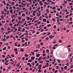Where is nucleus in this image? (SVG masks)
Here are the masks:
<instances>
[{
  "instance_id": "obj_1",
  "label": "nucleus",
  "mask_w": 73,
  "mask_h": 73,
  "mask_svg": "<svg viewBox=\"0 0 73 73\" xmlns=\"http://www.w3.org/2000/svg\"><path fill=\"white\" fill-rule=\"evenodd\" d=\"M42 67V64H40L38 66V68L39 69H41V68Z\"/></svg>"
},
{
  "instance_id": "obj_2",
  "label": "nucleus",
  "mask_w": 73,
  "mask_h": 73,
  "mask_svg": "<svg viewBox=\"0 0 73 73\" xmlns=\"http://www.w3.org/2000/svg\"><path fill=\"white\" fill-rule=\"evenodd\" d=\"M27 65H29V67H31V66H32V65L29 63H27Z\"/></svg>"
},
{
  "instance_id": "obj_3",
  "label": "nucleus",
  "mask_w": 73,
  "mask_h": 73,
  "mask_svg": "<svg viewBox=\"0 0 73 73\" xmlns=\"http://www.w3.org/2000/svg\"><path fill=\"white\" fill-rule=\"evenodd\" d=\"M40 54H37L36 55V56L37 57H40Z\"/></svg>"
},
{
  "instance_id": "obj_4",
  "label": "nucleus",
  "mask_w": 73,
  "mask_h": 73,
  "mask_svg": "<svg viewBox=\"0 0 73 73\" xmlns=\"http://www.w3.org/2000/svg\"><path fill=\"white\" fill-rule=\"evenodd\" d=\"M20 21H19L18 22V23L17 24V27H18L19 26V25L20 24Z\"/></svg>"
},
{
  "instance_id": "obj_5",
  "label": "nucleus",
  "mask_w": 73,
  "mask_h": 73,
  "mask_svg": "<svg viewBox=\"0 0 73 73\" xmlns=\"http://www.w3.org/2000/svg\"><path fill=\"white\" fill-rule=\"evenodd\" d=\"M10 12L11 13H13V10L12 9H11L10 11Z\"/></svg>"
},
{
  "instance_id": "obj_6",
  "label": "nucleus",
  "mask_w": 73,
  "mask_h": 73,
  "mask_svg": "<svg viewBox=\"0 0 73 73\" xmlns=\"http://www.w3.org/2000/svg\"><path fill=\"white\" fill-rule=\"evenodd\" d=\"M2 3H3L4 4V5H6V3H5V1H3Z\"/></svg>"
},
{
  "instance_id": "obj_7",
  "label": "nucleus",
  "mask_w": 73,
  "mask_h": 73,
  "mask_svg": "<svg viewBox=\"0 0 73 73\" xmlns=\"http://www.w3.org/2000/svg\"><path fill=\"white\" fill-rule=\"evenodd\" d=\"M25 57H28V55L27 54H25Z\"/></svg>"
},
{
  "instance_id": "obj_8",
  "label": "nucleus",
  "mask_w": 73,
  "mask_h": 73,
  "mask_svg": "<svg viewBox=\"0 0 73 73\" xmlns=\"http://www.w3.org/2000/svg\"><path fill=\"white\" fill-rule=\"evenodd\" d=\"M35 57L34 56H32L31 58V59H32V60H35Z\"/></svg>"
},
{
  "instance_id": "obj_9",
  "label": "nucleus",
  "mask_w": 73,
  "mask_h": 73,
  "mask_svg": "<svg viewBox=\"0 0 73 73\" xmlns=\"http://www.w3.org/2000/svg\"><path fill=\"white\" fill-rule=\"evenodd\" d=\"M42 20L43 21H44V22H46V19L45 18L43 19Z\"/></svg>"
},
{
  "instance_id": "obj_10",
  "label": "nucleus",
  "mask_w": 73,
  "mask_h": 73,
  "mask_svg": "<svg viewBox=\"0 0 73 73\" xmlns=\"http://www.w3.org/2000/svg\"><path fill=\"white\" fill-rule=\"evenodd\" d=\"M28 62H31L32 61V60L31 59H29L28 61Z\"/></svg>"
},
{
  "instance_id": "obj_11",
  "label": "nucleus",
  "mask_w": 73,
  "mask_h": 73,
  "mask_svg": "<svg viewBox=\"0 0 73 73\" xmlns=\"http://www.w3.org/2000/svg\"><path fill=\"white\" fill-rule=\"evenodd\" d=\"M14 50H15V52H17V48H15L14 49Z\"/></svg>"
},
{
  "instance_id": "obj_12",
  "label": "nucleus",
  "mask_w": 73,
  "mask_h": 73,
  "mask_svg": "<svg viewBox=\"0 0 73 73\" xmlns=\"http://www.w3.org/2000/svg\"><path fill=\"white\" fill-rule=\"evenodd\" d=\"M31 53H32L33 56H34L35 55V53L33 52H31Z\"/></svg>"
},
{
  "instance_id": "obj_13",
  "label": "nucleus",
  "mask_w": 73,
  "mask_h": 73,
  "mask_svg": "<svg viewBox=\"0 0 73 73\" xmlns=\"http://www.w3.org/2000/svg\"><path fill=\"white\" fill-rule=\"evenodd\" d=\"M20 51L21 52H24V50H23L22 48L20 49Z\"/></svg>"
},
{
  "instance_id": "obj_14",
  "label": "nucleus",
  "mask_w": 73,
  "mask_h": 73,
  "mask_svg": "<svg viewBox=\"0 0 73 73\" xmlns=\"http://www.w3.org/2000/svg\"><path fill=\"white\" fill-rule=\"evenodd\" d=\"M64 69H65V70H66L67 69V67L66 66H64Z\"/></svg>"
},
{
  "instance_id": "obj_15",
  "label": "nucleus",
  "mask_w": 73,
  "mask_h": 73,
  "mask_svg": "<svg viewBox=\"0 0 73 73\" xmlns=\"http://www.w3.org/2000/svg\"><path fill=\"white\" fill-rule=\"evenodd\" d=\"M26 18L27 19V20H29V19H30V18L29 17H27Z\"/></svg>"
},
{
  "instance_id": "obj_16",
  "label": "nucleus",
  "mask_w": 73,
  "mask_h": 73,
  "mask_svg": "<svg viewBox=\"0 0 73 73\" xmlns=\"http://www.w3.org/2000/svg\"><path fill=\"white\" fill-rule=\"evenodd\" d=\"M22 15L23 17H24V16H25V13H23L22 14Z\"/></svg>"
},
{
  "instance_id": "obj_17",
  "label": "nucleus",
  "mask_w": 73,
  "mask_h": 73,
  "mask_svg": "<svg viewBox=\"0 0 73 73\" xmlns=\"http://www.w3.org/2000/svg\"><path fill=\"white\" fill-rule=\"evenodd\" d=\"M48 9H47L46 10L47 13H49V11H48Z\"/></svg>"
},
{
  "instance_id": "obj_18",
  "label": "nucleus",
  "mask_w": 73,
  "mask_h": 73,
  "mask_svg": "<svg viewBox=\"0 0 73 73\" xmlns=\"http://www.w3.org/2000/svg\"><path fill=\"white\" fill-rule=\"evenodd\" d=\"M70 24H73V22H70L68 23V25H69Z\"/></svg>"
},
{
  "instance_id": "obj_19",
  "label": "nucleus",
  "mask_w": 73,
  "mask_h": 73,
  "mask_svg": "<svg viewBox=\"0 0 73 73\" xmlns=\"http://www.w3.org/2000/svg\"><path fill=\"white\" fill-rule=\"evenodd\" d=\"M47 26L48 27H51V25L50 24H49L47 25Z\"/></svg>"
},
{
  "instance_id": "obj_20",
  "label": "nucleus",
  "mask_w": 73,
  "mask_h": 73,
  "mask_svg": "<svg viewBox=\"0 0 73 73\" xmlns=\"http://www.w3.org/2000/svg\"><path fill=\"white\" fill-rule=\"evenodd\" d=\"M9 37H10L9 36H6V40H8V38H9Z\"/></svg>"
},
{
  "instance_id": "obj_21",
  "label": "nucleus",
  "mask_w": 73,
  "mask_h": 73,
  "mask_svg": "<svg viewBox=\"0 0 73 73\" xmlns=\"http://www.w3.org/2000/svg\"><path fill=\"white\" fill-rule=\"evenodd\" d=\"M52 49H56V47H55V46H53Z\"/></svg>"
},
{
  "instance_id": "obj_22",
  "label": "nucleus",
  "mask_w": 73,
  "mask_h": 73,
  "mask_svg": "<svg viewBox=\"0 0 73 73\" xmlns=\"http://www.w3.org/2000/svg\"><path fill=\"white\" fill-rule=\"evenodd\" d=\"M46 52L47 53H49V50L48 49H46Z\"/></svg>"
},
{
  "instance_id": "obj_23",
  "label": "nucleus",
  "mask_w": 73,
  "mask_h": 73,
  "mask_svg": "<svg viewBox=\"0 0 73 73\" xmlns=\"http://www.w3.org/2000/svg\"><path fill=\"white\" fill-rule=\"evenodd\" d=\"M40 45H41L42 46L43 45V44H43V42H41L40 43Z\"/></svg>"
},
{
  "instance_id": "obj_24",
  "label": "nucleus",
  "mask_w": 73,
  "mask_h": 73,
  "mask_svg": "<svg viewBox=\"0 0 73 73\" xmlns=\"http://www.w3.org/2000/svg\"><path fill=\"white\" fill-rule=\"evenodd\" d=\"M18 20H21V17H18Z\"/></svg>"
},
{
  "instance_id": "obj_25",
  "label": "nucleus",
  "mask_w": 73,
  "mask_h": 73,
  "mask_svg": "<svg viewBox=\"0 0 73 73\" xmlns=\"http://www.w3.org/2000/svg\"><path fill=\"white\" fill-rule=\"evenodd\" d=\"M41 60V58L40 57H39L38 58V61H40Z\"/></svg>"
},
{
  "instance_id": "obj_26",
  "label": "nucleus",
  "mask_w": 73,
  "mask_h": 73,
  "mask_svg": "<svg viewBox=\"0 0 73 73\" xmlns=\"http://www.w3.org/2000/svg\"><path fill=\"white\" fill-rule=\"evenodd\" d=\"M11 4H12V5H14V4H15V3H14V2H12L11 3Z\"/></svg>"
},
{
  "instance_id": "obj_27",
  "label": "nucleus",
  "mask_w": 73,
  "mask_h": 73,
  "mask_svg": "<svg viewBox=\"0 0 73 73\" xmlns=\"http://www.w3.org/2000/svg\"><path fill=\"white\" fill-rule=\"evenodd\" d=\"M50 35V32H48L47 33V35L48 36H49V35Z\"/></svg>"
},
{
  "instance_id": "obj_28",
  "label": "nucleus",
  "mask_w": 73,
  "mask_h": 73,
  "mask_svg": "<svg viewBox=\"0 0 73 73\" xmlns=\"http://www.w3.org/2000/svg\"><path fill=\"white\" fill-rule=\"evenodd\" d=\"M15 20V19H13L12 20V22L13 23V22H14V21Z\"/></svg>"
},
{
  "instance_id": "obj_29",
  "label": "nucleus",
  "mask_w": 73,
  "mask_h": 73,
  "mask_svg": "<svg viewBox=\"0 0 73 73\" xmlns=\"http://www.w3.org/2000/svg\"><path fill=\"white\" fill-rule=\"evenodd\" d=\"M16 66L17 67H19V63H17L16 64Z\"/></svg>"
},
{
  "instance_id": "obj_30",
  "label": "nucleus",
  "mask_w": 73,
  "mask_h": 73,
  "mask_svg": "<svg viewBox=\"0 0 73 73\" xmlns=\"http://www.w3.org/2000/svg\"><path fill=\"white\" fill-rule=\"evenodd\" d=\"M31 64L32 65H33V66H34L35 65V63H34V62L31 63Z\"/></svg>"
},
{
  "instance_id": "obj_31",
  "label": "nucleus",
  "mask_w": 73,
  "mask_h": 73,
  "mask_svg": "<svg viewBox=\"0 0 73 73\" xmlns=\"http://www.w3.org/2000/svg\"><path fill=\"white\" fill-rule=\"evenodd\" d=\"M62 29H64V31H66V29L65 28V27H64V28H63Z\"/></svg>"
},
{
  "instance_id": "obj_32",
  "label": "nucleus",
  "mask_w": 73,
  "mask_h": 73,
  "mask_svg": "<svg viewBox=\"0 0 73 73\" xmlns=\"http://www.w3.org/2000/svg\"><path fill=\"white\" fill-rule=\"evenodd\" d=\"M45 40H49V38H48V37H46L45 39Z\"/></svg>"
},
{
  "instance_id": "obj_33",
  "label": "nucleus",
  "mask_w": 73,
  "mask_h": 73,
  "mask_svg": "<svg viewBox=\"0 0 73 73\" xmlns=\"http://www.w3.org/2000/svg\"><path fill=\"white\" fill-rule=\"evenodd\" d=\"M57 61L58 63H60V60H59V59H57Z\"/></svg>"
},
{
  "instance_id": "obj_34",
  "label": "nucleus",
  "mask_w": 73,
  "mask_h": 73,
  "mask_svg": "<svg viewBox=\"0 0 73 73\" xmlns=\"http://www.w3.org/2000/svg\"><path fill=\"white\" fill-rule=\"evenodd\" d=\"M6 48H6V47H5L4 48H3V50H5V49H6Z\"/></svg>"
},
{
  "instance_id": "obj_35",
  "label": "nucleus",
  "mask_w": 73,
  "mask_h": 73,
  "mask_svg": "<svg viewBox=\"0 0 73 73\" xmlns=\"http://www.w3.org/2000/svg\"><path fill=\"white\" fill-rule=\"evenodd\" d=\"M58 68H59V66H56V69H58Z\"/></svg>"
},
{
  "instance_id": "obj_36",
  "label": "nucleus",
  "mask_w": 73,
  "mask_h": 73,
  "mask_svg": "<svg viewBox=\"0 0 73 73\" xmlns=\"http://www.w3.org/2000/svg\"><path fill=\"white\" fill-rule=\"evenodd\" d=\"M3 41H4L5 42V41H6V39H5V38H4L3 40Z\"/></svg>"
},
{
  "instance_id": "obj_37",
  "label": "nucleus",
  "mask_w": 73,
  "mask_h": 73,
  "mask_svg": "<svg viewBox=\"0 0 73 73\" xmlns=\"http://www.w3.org/2000/svg\"><path fill=\"white\" fill-rule=\"evenodd\" d=\"M47 28V27H46V26L44 27L43 28L44 29H46Z\"/></svg>"
},
{
  "instance_id": "obj_38",
  "label": "nucleus",
  "mask_w": 73,
  "mask_h": 73,
  "mask_svg": "<svg viewBox=\"0 0 73 73\" xmlns=\"http://www.w3.org/2000/svg\"><path fill=\"white\" fill-rule=\"evenodd\" d=\"M49 38H52V35H51L49 36Z\"/></svg>"
},
{
  "instance_id": "obj_39",
  "label": "nucleus",
  "mask_w": 73,
  "mask_h": 73,
  "mask_svg": "<svg viewBox=\"0 0 73 73\" xmlns=\"http://www.w3.org/2000/svg\"><path fill=\"white\" fill-rule=\"evenodd\" d=\"M11 57H15V56H14V55L11 54Z\"/></svg>"
},
{
  "instance_id": "obj_40",
  "label": "nucleus",
  "mask_w": 73,
  "mask_h": 73,
  "mask_svg": "<svg viewBox=\"0 0 73 73\" xmlns=\"http://www.w3.org/2000/svg\"><path fill=\"white\" fill-rule=\"evenodd\" d=\"M57 72H58V70H55L54 71V73H57Z\"/></svg>"
},
{
  "instance_id": "obj_41",
  "label": "nucleus",
  "mask_w": 73,
  "mask_h": 73,
  "mask_svg": "<svg viewBox=\"0 0 73 73\" xmlns=\"http://www.w3.org/2000/svg\"><path fill=\"white\" fill-rule=\"evenodd\" d=\"M67 47H68L69 48H70L71 47V45H68L67 46Z\"/></svg>"
},
{
  "instance_id": "obj_42",
  "label": "nucleus",
  "mask_w": 73,
  "mask_h": 73,
  "mask_svg": "<svg viewBox=\"0 0 73 73\" xmlns=\"http://www.w3.org/2000/svg\"><path fill=\"white\" fill-rule=\"evenodd\" d=\"M42 55L43 56H46V54H42Z\"/></svg>"
},
{
  "instance_id": "obj_43",
  "label": "nucleus",
  "mask_w": 73,
  "mask_h": 73,
  "mask_svg": "<svg viewBox=\"0 0 73 73\" xmlns=\"http://www.w3.org/2000/svg\"><path fill=\"white\" fill-rule=\"evenodd\" d=\"M62 42V40H59V42L60 43H61Z\"/></svg>"
},
{
  "instance_id": "obj_44",
  "label": "nucleus",
  "mask_w": 73,
  "mask_h": 73,
  "mask_svg": "<svg viewBox=\"0 0 73 73\" xmlns=\"http://www.w3.org/2000/svg\"><path fill=\"white\" fill-rule=\"evenodd\" d=\"M9 11H8L6 13L7 15H8L9 13Z\"/></svg>"
},
{
  "instance_id": "obj_45",
  "label": "nucleus",
  "mask_w": 73,
  "mask_h": 73,
  "mask_svg": "<svg viewBox=\"0 0 73 73\" xmlns=\"http://www.w3.org/2000/svg\"><path fill=\"white\" fill-rule=\"evenodd\" d=\"M53 27L54 28H57V26H56V25H54V26Z\"/></svg>"
},
{
  "instance_id": "obj_46",
  "label": "nucleus",
  "mask_w": 73,
  "mask_h": 73,
  "mask_svg": "<svg viewBox=\"0 0 73 73\" xmlns=\"http://www.w3.org/2000/svg\"><path fill=\"white\" fill-rule=\"evenodd\" d=\"M68 49L69 52H70V51H71V50H70V48H68Z\"/></svg>"
},
{
  "instance_id": "obj_47",
  "label": "nucleus",
  "mask_w": 73,
  "mask_h": 73,
  "mask_svg": "<svg viewBox=\"0 0 73 73\" xmlns=\"http://www.w3.org/2000/svg\"><path fill=\"white\" fill-rule=\"evenodd\" d=\"M70 61L71 62H72V58H71L70 59Z\"/></svg>"
},
{
  "instance_id": "obj_48",
  "label": "nucleus",
  "mask_w": 73,
  "mask_h": 73,
  "mask_svg": "<svg viewBox=\"0 0 73 73\" xmlns=\"http://www.w3.org/2000/svg\"><path fill=\"white\" fill-rule=\"evenodd\" d=\"M56 9V7H54L52 8V9Z\"/></svg>"
},
{
  "instance_id": "obj_49",
  "label": "nucleus",
  "mask_w": 73,
  "mask_h": 73,
  "mask_svg": "<svg viewBox=\"0 0 73 73\" xmlns=\"http://www.w3.org/2000/svg\"><path fill=\"white\" fill-rule=\"evenodd\" d=\"M66 65H67V66H69V63H67Z\"/></svg>"
},
{
  "instance_id": "obj_50",
  "label": "nucleus",
  "mask_w": 73,
  "mask_h": 73,
  "mask_svg": "<svg viewBox=\"0 0 73 73\" xmlns=\"http://www.w3.org/2000/svg\"><path fill=\"white\" fill-rule=\"evenodd\" d=\"M69 5H73V3H70L69 4Z\"/></svg>"
},
{
  "instance_id": "obj_51",
  "label": "nucleus",
  "mask_w": 73,
  "mask_h": 73,
  "mask_svg": "<svg viewBox=\"0 0 73 73\" xmlns=\"http://www.w3.org/2000/svg\"><path fill=\"white\" fill-rule=\"evenodd\" d=\"M1 19H3V18H4V16L3 15L1 16Z\"/></svg>"
},
{
  "instance_id": "obj_52",
  "label": "nucleus",
  "mask_w": 73,
  "mask_h": 73,
  "mask_svg": "<svg viewBox=\"0 0 73 73\" xmlns=\"http://www.w3.org/2000/svg\"><path fill=\"white\" fill-rule=\"evenodd\" d=\"M46 23L49 24V21L48 20L47 21Z\"/></svg>"
},
{
  "instance_id": "obj_53",
  "label": "nucleus",
  "mask_w": 73,
  "mask_h": 73,
  "mask_svg": "<svg viewBox=\"0 0 73 73\" xmlns=\"http://www.w3.org/2000/svg\"><path fill=\"white\" fill-rule=\"evenodd\" d=\"M28 33H27L26 34V33H24V35H25V36H26V35H28Z\"/></svg>"
},
{
  "instance_id": "obj_54",
  "label": "nucleus",
  "mask_w": 73,
  "mask_h": 73,
  "mask_svg": "<svg viewBox=\"0 0 73 73\" xmlns=\"http://www.w3.org/2000/svg\"><path fill=\"white\" fill-rule=\"evenodd\" d=\"M32 10V7L31 6H30V11H31Z\"/></svg>"
},
{
  "instance_id": "obj_55",
  "label": "nucleus",
  "mask_w": 73,
  "mask_h": 73,
  "mask_svg": "<svg viewBox=\"0 0 73 73\" xmlns=\"http://www.w3.org/2000/svg\"><path fill=\"white\" fill-rule=\"evenodd\" d=\"M13 8L15 9H16V7L15 6H13Z\"/></svg>"
},
{
  "instance_id": "obj_56",
  "label": "nucleus",
  "mask_w": 73,
  "mask_h": 73,
  "mask_svg": "<svg viewBox=\"0 0 73 73\" xmlns=\"http://www.w3.org/2000/svg\"><path fill=\"white\" fill-rule=\"evenodd\" d=\"M11 32V31H9L7 32V33H10Z\"/></svg>"
},
{
  "instance_id": "obj_57",
  "label": "nucleus",
  "mask_w": 73,
  "mask_h": 73,
  "mask_svg": "<svg viewBox=\"0 0 73 73\" xmlns=\"http://www.w3.org/2000/svg\"><path fill=\"white\" fill-rule=\"evenodd\" d=\"M4 11H5V12H6L7 11V10L6 9H5L4 10Z\"/></svg>"
},
{
  "instance_id": "obj_58",
  "label": "nucleus",
  "mask_w": 73,
  "mask_h": 73,
  "mask_svg": "<svg viewBox=\"0 0 73 73\" xmlns=\"http://www.w3.org/2000/svg\"><path fill=\"white\" fill-rule=\"evenodd\" d=\"M72 15H73V14L72 13H71L69 14V16H71Z\"/></svg>"
},
{
  "instance_id": "obj_59",
  "label": "nucleus",
  "mask_w": 73,
  "mask_h": 73,
  "mask_svg": "<svg viewBox=\"0 0 73 73\" xmlns=\"http://www.w3.org/2000/svg\"><path fill=\"white\" fill-rule=\"evenodd\" d=\"M9 30H11V29H10V27H9L7 29V31H9Z\"/></svg>"
},
{
  "instance_id": "obj_60",
  "label": "nucleus",
  "mask_w": 73,
  "mask_h": 73,
  "mask_svg": "<svg viewBox=\"0 0 73 73\" xmlns=\"http://www.w3.org/2000/svg\"><path fill=\"white\" fill-rule=\"evenodd\" d=\"M70 20L71 21H72L73 20L72 19V18H70Z\"/></svg>"
},
{
  "instance_id": "obj_61",
  "label": "nucleus",
  "mask_w": 73,
  "mask_h": 73,
  "mask_svg": "<svg viewBox=\"0 0 73 73\" xmlns=\"http://www.w3.org/2000/svg\"><path fill=\"white\" fill-rule=\"evenodd\" d=\"M38 65H39V63H38L36 64V66H38Z\"/></svg>"
},
{
  "instance_id": "obj_62",
  "label": "nucleus",
  "mask_w": 73,
  "mask_h": 73,
  "mask_svg": "<svg viewBox=\"0 0 73 73\" xmlns=\"http://www.w3.org/2000/svg\"><path fill=\"white\" fill-rule=\"evenodd\" d=\"M38 72H41V70L39 69L38 70Z\"/></svg>"
},
{
  "instance_id": "obj_63",
  "label": "nucleus",
  "mask_w": 73,
  "mask_h": 73,
  "mask_svg": "<svg viewBox=\"0 0 73 73\" xmlns=\"http://www.w3.org/2000/svg\"><path fill=\"white\" fill-rule=\"evenodd\" d=\"M18 53L17 51H16L15 52V54H18Z\"/></svg>"
},
{
  "instance_id": "obj_64",
  "label": "nucleus",
  "mask_w": 73,
  "mask_h": 73,
  "mask_svg": "<svg viewBox=\"0 0 73 73\" xmlns=\"http://www.w3.org/2000/svg\"><path fill=\"white\" fill-rule=\"evenodd\" d=\"M25 29H22V32H24V31H25Z\"/></svg>"
}]
</instances>
